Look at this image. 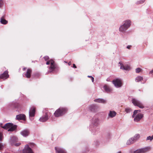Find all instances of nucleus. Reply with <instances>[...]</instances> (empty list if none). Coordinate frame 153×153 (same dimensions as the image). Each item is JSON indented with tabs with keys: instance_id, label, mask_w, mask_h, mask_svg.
I'll use <instances>...</instances> for the list:
<instances>
[{
	"instance_id": "obj_1",
	"label": "nucleus",
	"mask_w": 153,
	"mask_h": 153,
	"mask_svg": "<svg viewBox=\"0 0 153 153\" xmlns=\"http://www.w3.org/2000/svg\"><path fill=\"white\" fill-rule=\"evenodd\" d=\"M99 119L97 117H94L92 118L90 126V130L94 134H95L99 130L97 126L99 124Z\"/></svg>"
},
{
	"instance_id": "obj_2",
	"label": "nucleus",
	"mask_w": 153,
	"mask_h": 153,
	"mask_svg": "<svg viewBox=\"0 0 153 153\" xmlns=\"http://www.w3.org/2000/svg\"><path fill=\"white\" fill-rule=\"evenodd\" d=\"M131 23V21L129 20L124 21L123 24L119 27V31L122 33H124L130 27Z\"/></svg>"
},
{
	"instance_id": "obj_3",
	"label": "nucleus",
	"mask_w": 153,
	"mask_h": 153,
	"mask_svg": "<svg viewBox=\"0 0 153 153\" xmlns=\"http://www.w3.org/2000/svg\"><path fill=\"white\" fill-rule=\"evenodd\" d=\"M18 141V138L16 136L13 135L10 137V145L11 146L17 147L20 146L21 143H17Z\"/></svg>"
},
{
	"instance_id": "obj_4",
	"label": "nucleus",
	"mask_w": 153,
	"mask_h": 153,
	"mask_svg": "<svg viewBox=\"0 0 153 153\" xmlns=\"http://www.w3.org/2000/svg\"><path fill=\"white\" fill-rule=\"evenodd\" d=\"M67 109L65 108L60 107L54 112V114L56 117L61 116L67 111Z\"/></svg>"
},
{
	"instance_id": "obj_5",
	"label": "nucleus",
	"mask_w": 153,
	"mask_h": 153,
	"mask_svg": "<svg viewBox=\"0 0 153 153\" xmlns=\"http://www.w3.org/2000/svg\"><path fill=\"white\" fill-rule=\"evenodd\" d=\"M150 147L146 146L145 147L139 149L134 152V153H146L149 151Z\"/></svg>"
},
{
	"instance_id": "obj_6",
	"label": "nucleus",
	"mask_w": 153,
	"mask_h": 153,
	"mask_svg": "<svg viewBox=\"0 0 153 153\" xmlns=\"http://www.w3.org/2000/svg\"><path fill=\"white\" fill-rule=\"evenodd\" d=\"M132 102L135 106L141 108H143L144 106L140 101L135 98H132Z\"/></svg>"
},
{
	"instance_id": "obj_7",
	"label": "nucleus",
	"mask_w": 153,
	"mask_h": 153,
	"mask_svg": "<svg viewBox=\"0 0 153 153\" xmlns=\"http://www.w3.org/2000/svg\"><path fill=\"white\" fill-rule=\"evenodd\" d=\"M112 83L117 88L121 87L122 86V82L120 79H117L112 81Z\"/></svg>"
},
{
	"instance_id": "obj_8",
	"label": "nucleus",
	"mask_w": 153,
	"mask_h": 153,
	"mask_svg": "<svg viewBox=\"0 0 153 153\" xmlns=\"http://www.w3.org/2000/svg\"><path fill=\"white\" fill-rule=\"evenodd\" d=\"M29 117L30 120L32 121L33 120L32 117L35 116V108L34 107L30 108L29 111Z\"/></svg>"
},
{
	"instance_id": "obj_9",
	"label": "nucleus",
	"mask_w": 153,
	"mask_h": 153,
	"mask_svg": "<svg viewBox=\"0 0 153 153\" xmlns=\"http://www.w3.org/2000/svg\"><path fill=\"white\" fill-rule=\"evenodd\" d=\"M50 115V113L48 112L45 113V115L41 117L39 119L40 121L44 122L47 120L48 119V117Z\"/></svg>"
},
{
	"instance_id": "obj_10",
	"label": "nucleus",
	"mask_w": 153,
	"mask_h": 153,
	"mask_svg": "<svg viewBox=\"0 0 153 153\" xmlns=\"http://www.w3.org/2000/svg\"><path fill=\"white\" fill-rule=\"evenodd\" d=\"M23 153H33L31 149L28 145H26L25 148L23 150Z\"/></svg>"
},
{
	"instance_id": "obj_11",
	"label": "nucleus",
	"mask_w": 153,
	"mask_h": 153,
	"mask_svg": "<svg viewBox=\"0 0 153 153\" xmlns=\"http://www.w3.org/2000/svg\"><path fill=\"white\" fill-rule=\"evenodd\" d=\"M143 115L141 113L137 114L134 117V120L135 122H138L143 117Z\"/></svg>"
},
{
	"instance_id": "obj_12",
	"label": "nucleus",
	"mask_w": 153,
	"mask_h": 153,
	"mask_svg": "<svg viewBox=\"0 0 153 153\" xmlns=\"http://www.w3.org/2000/svg\"><path fill=\"white\" fill-rule=\"evenodd\" d=\"M119 64L120 65V69L126 71H128L130 69V67L128 65H124L121 62H119Z\"/></svg>"
},
{
	"instance_id": "obj_13",
	"label": "nucleus",
	"mask_w": 153,
	"mask_h": 153,
	"mask_svg": "<svg viewBox=\"0 0 153 153\" xmlns=\"http://www.w3.org/2000/svg\"><path fill=\"white\" fill-rule=\"evenodd\" d=\"M51 62V66L49 68V69L50 71H48V73H51L54 70L56 66L54 65V62L52 60H50Z\"/></svg>"
},
{
	"instance_id": "obj_14",
	"label": "nucleus",
	"mask_w": 153,
	"mask_h": 153,
	"mask_svg": "<svg viewBox=\"0 0 153 153\" xmlns=\"http://www.w3.org/2000/svg\"><path fill=\"white\" fill-rule=\"evenodd\" d=\"M56 153H66L65 150L62 148L55 147Z\"/></svg>"
},
{
	"instance_id": "obj_15",
	"label": "nucleus",
	"mask_w": 153,
	"mask_h": 153,
	"mask_svg": "<svg viewBox=\"0 0 153 153\" xmlns=\"http://www.w3.org/2000/svg\"><path fill=\"white\" fill-rule=\"evenodd\" d=\"M8 72L5 71L3 74L0 75V79H5L8 78Z\"/></svg>"
},
{
	"instance_id": "obj_16",
	"label": "nucleus",
	"mask_w": 153,
	"mask_h": 153,
	"mask_svg": "<svg viewBox=\"0 0 153 153\" xmlns=\"http://www.w3.org/2000/svg\"><path fill=\"white\" fill-rule=\"evenodd\" d=\"M95 102L103 104L106 103L107 102V100L102 98H98L94 100Z\"/></svg>"
},
{
	"instance_id": "obj_17",
	"label": "nucleus",
	"mask_w": 153,
	"mask_h": 153,
	"mask_svg": "<svg viewBox=\"0 0 153 153\" xmlns=\"http://www.w3.org/2000/svg\"><path fill=\"white\" fill-rule=\"evenodd\" d=\"M16 119L18 120H25V116L24 114H19L16 116Z\"/></svg>"
},
{
	"instance_id": "obj_18",
	"label": "nucleus",
	"mask_w": 153,
	"mask_h": 153,
	"mask_svg": "<svg viewBox=\"0 0 153 153\" xmlns=\"http://www.w3.org/2000/svg\"><path fill=\"white\" fill-rule=\"evenodd\" d=\"M29 131L27 129L21 131L20 134L23 136L26 137L29 134Z\"/></svg>"
},
{
	"instance_id": "obj_19",
	"label": "nucleus",
	"mask_w": 153,
	"mask_h": 153,
	"mask_svg": "<svg viewBox=\"0 0 153 153\" xmlns=\"http://www.w3.org/2000/svg\"><path fill=\"white\" fill-rule=\"evenodd\" d=\"M17 126L10 123V131H16Z\"/></svg>"
},
{
	"instance_id": "obj_20",
	"label": "nucleus",
	"mask_w": 153,
	"mask_h": 153,
	"mask_svg": "<svg viewBox=\"0 0 153 153\" xmlns=\"http://www.w3.org/2000/svg\"><path fill=\"white\" fill-rule=\"evenodd\" d=\"M0 126L4 129H7L8 131H10V123H6L4 126H3L2 124L1 123Z\"/></svg>"
},
{
	"instance_id": "obj_21",
	"label": "nucleus",
	"mask_w": 153,
	"mask_h": 153,
	"mask_svg": "<svg viewBox=\"0 0 153 153\" xmlns=\"http://www.w3.org/2000/svg\"><path fill=\"white\" fill-rule=\"evenodd\" d=\"M97 106L94 104H92L89 105L88 108L89 110L92 112L95 111L97 109Z\"/></svg>"
},
{
	"instance_id": "obj_22",
	"label": "nucleus",
	"mask_w": 153,
	"mask_h": 153,
	"mask_svg": "<svg viewBox=\"0 0 153 153\" xmlns=\"http://www.w3.org/2000/svg\"><path fill=\"white\" fill-rule=\"evenodd\" d=\"M117 114V113L114 111H109V112L108 114V116L109 117L113 118L115 117Z\"/></svg>"
},
{
	"instance_id": "obj_23",
	"label": "nucleus",
	"mask_w": 153,
	"mask_h": 153,
	"mask_svg": "<svg viewBox=\"0 0 153 153\" xmlns=\"http://www.w3.org/2000/svg\"><path fill=\"white\" fill-rule=\"evenodd\" d=\"M32 71L30 69H28L26 73L24 74L26 77L27 78H29L30 77V74L31 73Z\"/></svg>"
},
{
	"instance_id": "obj_24",
	"label": "nucleus",
	"mask_w": 153,
	"mask_h": 153,
	"mask_svg": "<svg viewBox=\"0 0 153 153\" xmlns=\"http://www.w3.org/2000/svg\"><path fill=\"white\" fill-rule=\"evenodd\" d=\"M135 142L132 138L131 137L127 141L126 144L129 145L133 144Z\"/></svg>"
},
{
	"instance_id": "obj_25",
	"label": "nucleus",
	"mask_w": 153,
	"mask_h": 153,
	"mask_svg": "<svg viewBox=\"0 0 153 153\" xmlns=\"http://www.w3.org/2000/svg\"><path fill=\"white\" fill-rule=\"evenodd\" d=\"M0 22L1 24L4 25L8 23L7 21L4 19L3 16L1 18Z\"/></svg>"
},
{
	"instance_id": "obj_26",
	"label": "nucleus",
	"mask_w": 153,
	"mask_h": 153,
	"mask_svg": "<svg viewBox=\"0 0 153 153\" xmlns=\"http://www.w3.org/2000/svg\"><path fill=\"white\" fill-rule=\"evenodd\" d=\"M140 134H137L135 135L132 137V139H133V140L135 142L140 137Z\"/></svg>"
},
{
	"instance_id": "obj_27",
	"label": "nucleus",
	"mask_w": 153,
	"mask_h": 153,
	"mask_svg": "<svg viewBox=\"0 0 153 153\" xmlns=\"http://www.w3.org/2000/svg\"><path fill=\"white\" fill-rule=\"evenodd\" d=\"M103 88L105 91L107 93L111 91V88L107 85H104Z\"/></svg>"
},
{
	"instance_id": "obj_28",
	"label": "nucleus",
	"mask_w": 153,
	"mask_h": 153,
	"mask_svg": "<svg viewBox=\"0 0 153 153\" xmlns=\"http://www.w3.org/2000/svg\"><path fill=\"white\" fill-rule=\"evenodd\" d=\"M143 80V77L140 76H137L135 79V81L137 82L141 81Z\"/></svg>"
},
{
	"instance_id": "obj_29",
	"label": "nucleus",
	"mask_w": 153,
	"mask_h": 153,
	"mask_svg": "<svg viewBox=\"0 0 153 153\" xmlns=\"http://www.w3.org/2000/svg\"><path fill=\"white\" fill-rule=\"evenodd\" d=\"M125 111L127 113H129L132 111V110L131 108H126L125 109Z\"/></svg>"
},
{
	"instance_id": "obj_30",
	"label": "nucleus",
	"mask_w": 153,
	"mask_h": 153,
	"mask_svg": "<svg viewBox=\"0 0 153 153\" xmlns=\"http://www.w3.org/2000/svg\"><path fill=\"white\" fill-rule=\"evenodd\" d=\"M138 111H140V110H135L133 112V114L132 115V117L134 118L135 116V115L137 113Z\"/></svg>"
},
{
	"instance_id": "obj_31",
	"label": "nucleus",
	"mask_w": 153,
	"mask_h": 153,
	"mask_svg": "<svg viewBox=\"0 0 153 153\" xmlns=\"http://www.w3.org/2000/svg\"><path fill=\"white\" fill-rule=\"evenodd\" d=\"M146 0H140L139 1H137L136 3L137 4H142Z\"/></svg>"
},
{
	"instance_id": "obj_32",
	"label": "nucleus",
	"mask_w": 153,
	"mask_h": 153,
	"mask_svg": "<svg viewBox=\"0 0 153 153\" xmlns=\"http://www.w3.org/2000/svg\"><path fill=\"white\" fill-rule=\"evenodd\" d=\"M153 139V135L152 136H149L146 139V140H150V141H151Z\"/></svg>"
},
{
	"instance_id": "obj_33",
	"label": "nucleus",
	"mask_w": 153,
	"mask_h": 153,
	"mask_svg": "<svg viewBox=\"0 0 153 153\" xmlns=\"http://www.w3.org/2000/svg\"><path fill=\"white\" fill-rule=\"evenodd\" d=\"M141 71V69L139 68H137L135 70V71L136 73H140Z\"/></svg>"
},
{
	"instance_id": "obj_34",
	"label": "nucleus",
	"mask_w": 153,
	"mask_h": 153,
	"mask_svg": "<svg viewBox=\"0 0 153 153\" xmlns=\"http://www.w3.org/2000/svg\"><path fill=\"white\" fill-rule=\"evenodd\" d=\"M44 58L45 61H47V60H48L49 59V57L48 56H45Z\"/></svg>"
},
{
	"instance_id": "obj_35",
	"label": "nucleus",
	"mask_w": 153,
	"mask_h": 153,
	"mask_svg": "<svg viewBox=\"0 0 153 153\" xmlns=\"http://www.w3.org/2000/svg\"><path fill=\"white\" fill-rule=\"evenodd\" d=\"M35 145V144L33 143H31L30 144V146L31 147H33Z\"/></svg>"
},
{
	"instance_id": "obj_36",
	"label": "nucleus",
	"mask_w": 153,
	"mask_h": 153,
	"mask_svg": "<svg viewBox=\"0 0 153 153\" xmlns=\"http://www.w3.org/2000/svg\"><path fill=\"white\" fill-rule=\"evenodd\" d=\"M149 74H152V75H153V70H152L151 71H150L149 72Z\"/></svg>"
},
{
	"instance_id": "obj_37",
	"label": "nucleus",
	"mask_w": 153,
	"mask_h": 153,
	"mask_svg": "<svg viewBox=\"0 0 153 153\" xmlns=\"http://www.w3.org/2000/svg\"><path fill=\"white\" fill-rule=\"evenodd\" d=\"M50 64H51L50 60L49 61H47L46 63V64L48 65H49Z\"/></svg>"
},
{
	"instance_id": "obj_38",
	"label": "nucleus",
	"mask_w": 153,
	"mask_h": 153,
	"mask_svg": "<svg viewBox=\"0 0 153 153\" xmlns=\"http://www.w3.org/2000/svg\"><path fill=\"white\" fill-rule=\"evenodd\" d=\"M131 47V45H128L126 47V48L127 49H129Z\"/></svg>"
},
{
	"instance_id": "obj_39",
	"label": "nucleus",
	"mask_w": 153,
	"mask_h": 153,
	"mask_svg": "<svg viewBox=\"0 0 153 153\" xmlns=\"http://www.w3.org/2000/svg\"><path fill=\"white\" fill-rule=\"evenodd\" d=\"M73 68H76V65H75V64H73Z\"/></svg>"
},
{
	"instance_id": "obj_40",
	"label": "nucleus",
	"mask_w": 153,
	"mask_h": 153,
	"mask_svg": "<svg viewBox=\"0 0 153 153\" xmlns=\"http://www.w3.org/2000/svg\"><path fill=\"white\" fill-rule=\"evenodd\" d=\"M71 62H69L68 63V65H71Z\"/></svg>"
},
{
	"instance_id": "obj_41",
	"label": "nucleus",
	"mask_w": 153,
	"mask_h": 153,
	"mask_svg": "<svg viewBox=\"0 0 153 153\" xmlns=\"http://www.w3.org/2000/svg\"><path fill=\"white\" fill-rule=\"evenodd\" d=\"M106 81H110V79L109 78H108L106 79Z\"/></svg>"
},
{
	"instance_id": "obj_42",
	"label": "nucleus",
	"mask_w": 153,
	"mask_h": 153,
	"mask_svg": "<svg viewBox=\"0 0 153 153\" xmlns=\"http://www.w3.org/2000/svg\"><path fill=\"white\" fill-rule=\"evenodd\" d=\"M91 80L92 82H93L94 81V78L93 77H92L91 78Z\"/></svg>"
},
{
	"instance_id": "obj_43",
	"label": "nucleus",
	"mask_w": 153,
	"mask_h": 153,
	"mask_svg": "<svg viewBox=\"0 0 153 153\" xmlns=\"http://www.w3.org/2000/svg\"><path fill=\"white\" fill-rule=\"evenodd\" d=\"M26 69V68H23V71H25V70Z\"/></svg>"
},
{
	"instance_id": "obj_44",
	"label": "nucleus",
	"mask_w": 153,
	"mask_h": 153,
	"mask_svg": "<svg viewBox=\"0 0 153 153\" xmlns=\"http://www.w3.org/2000/svg\"><path fill=\"white\" fill-rule=\"evenodd\" d=\"M88 77H91V78H92V76H88Z\"/></svg>"
},
{
	"instance_id": "obj_45",
	"label": "nucleus",
	"mask_w": 153,
	"mask_h": 153,
	"mask_svg": "<svg viewBox=\"0 0 153 153\" xmlns=\"http://www.w3.org/2000/svg\"><path fill=\"white\" fill-rule=\"evenodd\" d=\"M117 153H121V151H119L117 152Z\"/></svg>"
},
{
	"instance_id": "obj_46",
	"label": "nucleus",
	"mask_w": 153,
	"mask_h": 153,
	"mask_svg": "<svg viewBox=\"0 0 153 153\" xmlns=\"http://www.w3.org/2000/svg\"><path fill=\"white\" fill-rule=\"evenodd\" d=\"M64 62H65V63H67V62H66V61H65Z\"/></svg>"
},
{
	"instance_id": "obj_47",
	"label": "nucleus",
	"mask_w": 153,
	"mask_h": 153,
	"mask_svg": "<svg viewBox=\"0 0 153 153\" xmlns=\"http://www.w3.org/2000/svg\"><path fill=\"white\" fill-rule=\"evenodd\" d=\"M152 114L153 115V113H152Z\"/></svg>"
}]
</instances>
